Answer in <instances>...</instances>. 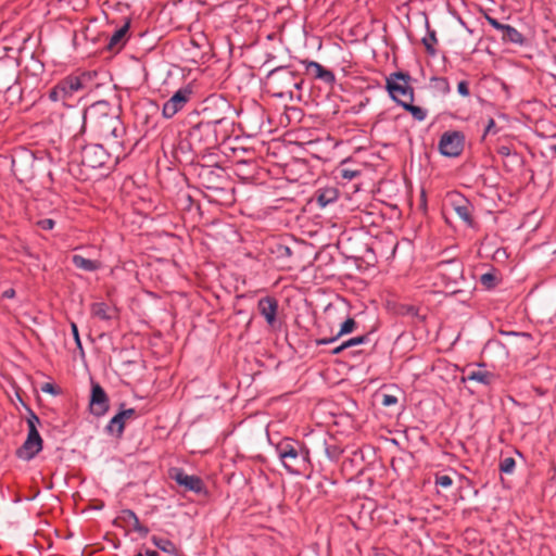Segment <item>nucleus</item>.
<instances>
[{
	"mask_svg": "<svg viewBox=\"0 0 556 556\" xmlns=\"http://www.w3.org/2000/svg\"><path fill=\"white\" fill-rule=\"evenodd\" d=\"M81 121L83 130L88 128L114 152L122 150L126 127L117 111L108 101H97L88 106L83 113Z\"/></svg>",
	"mask_w": 556,
	"mask_h": 556,
	"instance_id": "nucleus-1",
	"label": "nucleus"
},
{
	"mask_svg": "<svg viewBox=\"0 0 556 556\" xmlns=\"http://www.w3.org/2000/svg\"><path fill=\"white\" fill-rule=\"evenodd\" d=\"M228 138V130L213 129L210 123L200 121L194 124L188 131L185 140L179 141L174 150V156L179 162H182L180 154L187 155L190 151L193 153H204L205 151L215 148L219 141Z\"/></svg>",
	"mask_w": 556,
	"mask_h": 556,
	"instance_id": "nucleus-2",
	"label": "nucleus"
},
{
	"mask_svg": "<svg viewBox=\"0 0 556 556\" xmlns=\"http://www.w3.org/2000/svg\"><path fill=\"white\" fill-rule=\"evenodd\" d=\"M276 452L283 467L292 475H304L312 467L309 450L298 440L282 439L276 445Z\"/></svg>",
	"mask_w": 556,
	"mask_h": 556,
	"instance_id": "nucleus-3",
	"label": "nucleus"
},
{
	"mask_svg": "<svg viewBox=\"0 0 556 556\" xmlns=\"http://www.w3.org/2000/svg\"><path fill=\"white\" fill-rule=\"evenodd\" d=\"M303 83L304 79L298 72L288 66H279L268 73L265 86L274 97L292 99L294 91L302 89Z\"/></svg>",
	"mask_w": 556,
	"mask_h": 556,
	"instance_id": "nucleus-4",
	"label": "nucleus"
},
{
	"mask_svg": "<svg viewBox=\"0 0 556 556\" xmlns=\"http://www.w3.org/2000/svg\"><path fill=\"white\" fill-rule=\"evenodd\" d=\"M70 170L73 166H81L80 175L87 176L85 169L111 168V153L101 143H92L80 147L79 151L71 152Z\"/></svg>",
	"mask_w": 556,
	"mask_h": 556,
	"instance_id": "nucleus-5",
	"label": "nucleus"
},
{
	"mask_svg": "<svg viewBox=\"0 0 556 556\" xmlns=\"http://www.w3.org/2000/svg\"><path fill=\"white\" fill-rule=\"evenodd\" d=\"M233 109L231 104L224 98H214L206 100V104L202 111L201 121L210 123L213 129H227L233 124Z\"/></svg>",
	"mask_w": 556,
	"mask_h": 556,
	"instance_id": "nucleus-6",
	"label": "nucleus"
},
{
	"mask_svg": "<svg viewBox=\"0 0 556 556\" xmlns=\"http://www.w3.org/2000/svg\"><path fill=\"white\" fill-rule=\"evenodd\" d=\"M96 72H81L71 74L61 79L50 91L49 97L53 101H65L80 90L88 89Z\"/></svg>",
	"mask_w": 556,
	"mask_h": 556,
	"instance_id": "nucleus-7",
	"label": "nucleus"
},
{
	"mask_svg": "<svg viewBox=\"0 0 556 556\" xmlns=\"http://www.w3.org/2000/svg\"><path fill=\"white\" fill-rule=\"evenodd\" d=\"M412 76L407 72H394L386 79V89L391 99L402 106L406 101H414Z\"/></svg>",
	"mask_w": 556,
	"mask_h": 556,
	"instance_id": "nucleus-8",
	"label": "nucleus"
},
{
	"mask_svg": "<svg viewBox=\"0 0 556 556\" xmlns=\"http://www.w3.org/2000/svg\"><path fill=\"white\" fill-rule=\"evenodd\" d=\"M466 136L460 130H446L439 140L438 150L446 157H458L465 148Z\"/></svg>",
	"mask_w": 556,
	"mask_h": 556,
	"instance_id": "nucleus-9",
	"label": "nucleus"
},
{
	"mask_svg": "<svg viewBox=\"0 0 556 556\" xmlns=\"http://www.w3.org/2000/svg\"><path fill=\"white\" fill-rule=\"evenodd\" d=\"M257 312L264 317L267 328L271 331L281 329L282 320L278 316L279 301L273 295H266L257 301Z\"/></svg>",
	"mask_w": 556,
	"mask_h": 556,
	"instance_id": "nucleus-10",
	"label": "nucleus"
},
{
	"mask_svg": "<svg viewBox=\"0 0 556 556\" xmlns=\"http://www.w3.org/2000/svg\"><path fill=\"white\" fill-rule=\"evenodd\" d=\"M169 479L174 480L185 491L194 492L195 494H206L207 490L204 481L194 475H188L182 468L172 467L168 469Z\"/></svg>",
	"mask_w": 556,
	"mask_h": 556,
	"instance_id": "nucleus-11",
	"label": "nucleus"
},
{
	"mask_svg": "<svg viewBox=\"0 0 556 556\" xmlns=\"http://www.w3.org/2000/svg\"><path fill=\"white\" fill-rule=\"evenodd\" d=\"M448 202L454 212L469 228L477 227V222L473 218L475 206L466 197L459 192H452L448 194Z\"/></svg>",
	"mask_w": 556,
	"mask_h": 556,
	"instance_id": "nucleus-12",
	"label": "nucleus"
},
{
	"mask_svg": "<svg viewBox=\"0 0 556 556\" xmlns=\"http://www.w3.org/2000/svg\"><path fill=\"white\" fill-rule=\"evenodd\" d=\"M482 16L485 21L496 30L502 33V41L504 43H514L517 46H525L527 43L526 37L517 30L515 27L503 24L498 22L496 18L492 17L488 11L482 10Z\"/></svg>",
	"mask_w": 556,
	"mask_h": 556,
	"instance_id": "nucleus-13",
	"label": "nucleus"
},
{
	"mask_svg": "<svg viewBox=\"0 0 556 556\" xmlns=\"http://www.w3.org/2000/svg\"><path fill=\"white\" fill-rule=\"evenodd\" d=\"M199 182L206 189L217 190L220 189V182L224 180V168L210 165H197L194 167Z\"/></svg>",
	"mask_w": 556,
	"mask_h": 556,
	"instance_id": "nucleus-14",
	"label": "nucleus"
},
{
	"mask_svg": "<svg viewBox=\"0 0 556 556\" xmlns=\"http://www.w3.org/2000/svg\"><path fill=\"white\" fill-rule=\"evenodd\" d=\"M463 382L475 381L485 387L493 386L498 379L496 374L486 369V365L484 363H480L475 366L468 365L463 369Z\"/></svg>",
	"mask_w": 556,
	"mask_h": 556,
	"instance_id": "nucleus-15",
	"label": "nucleus"
},
{
	"mask_svg": "<svg viewBox=\"0 0 556 556\" xmlns=\"http://www.w3.org/2000/svg\"><path fill=\"white\" fill-rule=\"evenodd\" d=\"M192 89L187 86L178 89L164 104L162 114L165 118L174 117L191 100Z\"/></svg>",
	"mask_w": 556,
	"mask_h": 556,
	"instance_id": "nucleus-16",
	"label": "nucleus"
},
{
	"mask_svg": "<svg viewBox=\"0 0 556 556\" xmlns=\"http://www.w3.org/2000/svg\"><path fill=\"white\" fill-rule=\"evenodd\" d=\"M110 409V399L105 390L96 381L91 380L89 397V410L96 417L104 416Z\"/></svg>",
	"mask_w": 556,
	"mask_h": 556,
	"instance_id": "nucleus-17",
	"label": "nucleus"
},
{
	"mask_svg": "<svg viewBox=\"0 0 556 556\" xmlns=\"http://www.w3.org/2000/svg\"><path fill=\"white\" fill-rule=\"evenodd\" d=\"M115 527L126 529V532L135 531L141 538H146L149 534V528L141 525L138 516L131 509H123L121 514L113 520Z\"/></svg>",
	"mask_w": 556,
	"mask_h": 556,
	"instance_id": "nucleus-18",
	"label": "nucleus"
},
{
	"mask_svg": "<svg viewBox=\"0 0 556 556\" xmlns=\"http://www.w3.org/2000/svg\"><path fill=\"white\" fill-rule=\"evenodd\" d=\"M43 441L38 430H30L25 442L16 450L15 455L23 460L33 459L41 450Z\"/></svg>",
	"mask_w": 556,
	"mask_h": 556,
	"instance_id": "nucleus-19",
	"label": "nucleus"
},
{
	"mask_svg": "<svg viewBox=\"0 0 556 556\" xmlns=\"http://www.w3.org/2000/svg\"><path fill=\"white\" fill-rule=\"evenodd\" d=\"M435 271L442 278L446 287L455 285L458 279L463 278V266L456 260L438 263Z\"/></svg>",
	"mask_w": 556,
	"mask_h": 556,
	"instance_id": "nucleus-20",
	"label": "nucleus"
},
{
	"mask_svg": "<svg viewBox=\"0 0 556 556\" xmlns=\"http://www.w3.org/2000/svg\"><path fill=\"white\" fill-rule=\"evenodd\" d=\"M302 64L305 67V72L307 75L313 77L314 79H319L323 83L331 86L336 81L334 74L324 67L321 64L315 61H303Z\"/></svg>",
	"mask_w": 556,
	"mask_h": 556,
	"instance_id": "nucleus-21",
	"label": "nucleus"
},
{
	"mask_svg": "<svg viewBox=\"0 0 556 556\" xmlns=\"http://www.w3.org/2000/svg\"><path fill=\"white\" fill-rule=\"evenodd\" d=\"M129 22H126L122 27L116 29L113 35L109 38L105 49L110 52L117 53L126 45L128 40Z\"/></svg>",
	"mask_w": 556,
	"mask_h": 556,
	"instance_id": "nucleus-22",
	"label": "nucleus"
},
{
	"mask_svg": "<svg viewBox=\"0 0 556 556\" xmlns=\"http://www.w3.org/2000/svg\"><path fill=\"white\" fill-rule=\"evenodd\" d=\"M357 328V323L354 320V318H348L341 324L340 330L332 337L329 338H320L315 340V344L317 346L319 345H326L330 344L334 341H337L342 336L352 333Z\"/></svg>",
	"mask_w": 556,
	"mask_h": 556,
	"instance_id": "nucleus-23",
	"label": "nucleus"
},
{
	"mask_svg": "<svg viewBox=\"0 0 556 556\" xmlns=\"http://www.w3.org/2000/svg\"><path fill=\"white\" fill-rule=\"evenodd\" d=\"M72 263L76 268L89 273L99 270L102 265L98 260H89L79 254H74L72 256Z\"/></svg>",
	"mask_w": 556,
	"mask_h": 556,
	"instance_id": "nucleus-24",
	"label": "nucleus"
},
{
	"mask_svg": "<svg viewBox=\"0 0 556 556\" xmlns=\"http://www.w3.org/2000/svg\"><path fill=\"white\" fill-rule=\"evenodd\" d=\"M338 194L339 193L336 188H324L318 189L315 192L314 198L320 207H325L326 205L334 202L338 199Z\"/></svg>",
	"mask_w": 556,
	"mask_h": 556,
	"instance_id": "nucleus-25",
	"label": "nucleus"
},
{
	"mask_svg": "<svg viewBox=\"0 0 556 556\" xmlns=\"http://www.w3.org/2000/svg\"><path fill=\"white\" fill-rule=\"evenodd\" d=\"M90 313L93 317L109 321L114 317L115 311L104 302H94L90 306Z\"/></svg>",
	"mask_w": 556,
	"mask_h": 556,
	"instance_id": "nucleus-26",
	"label": "nucleus"
},
{
	"mask_svg": "<svg viewBox=\"0 0 556 556\" xmlns=\"http://www.w3.org/2000/svg\"><path fill=\"white\" fill-rule=\"evenodd\" d=\"M125 424L126 421L118 414H116L111 418V420L106 425L105 431L109 434L114 435L117 439H121L124 434Z\"/></svg>",
	"mask_w": 556,
	"mask_h": 556,
	"instance_id": "nucleus-27",
	"label": "nucleus"
},
{
	"mask_svg": "<svg viewBox=\"0 0 556 556\" xmlns=\"http://www.w3.org/2000/svg\"><path fill=\"white\" fill-rule=\"evenodd\" d=\"M151 541L157 548L165 553L173 554L175 556H181L182 554L181 551L176 546V544L168 539L153 535L151 538Z\"/></svg>",
	"mask_w": 556,
	"mask_h": 556,
	"instance_id": "nucleus-28",
	"label": "nucleus"
},
{
	"mask_svg": "<svg viewBox=\"0 0 556 556\" xmlns=\"http://www.w3.org/2000/svg\"><path fill=\"white\" fill-rule=\"evenodd\" d=\"M426 26H427L428 33H427V36L425 38H422V45L425 46L426 52L430 56H435L437 50H435L434 46L438 42L437 34H435V30L430 29V25H429L428 21L426 22Z\"/></svg>",
	"mask_w": 556,
	"mask_h": 556,
	"instance_id": "nucleus-29",
	"label": "nucleus"
},
{
	"mask_svg": "<svg viewBox=\"0 0 556 556\" xmlns=\"http://www.w3.org/2000/svg\"><path fill=\"white\" fill-rule=\"evenodd\" d=\"M430 86L435 92H439L443 96L450 93L451 91V86L446 77H432L430 79Z\"/></svg>",
	"mask_w": 556,
	"mask_h": 556,
	"instance_id": "nucleus-30",
	"label": "nucleus"
},
{
	"mask_svg": "<svg viewBox=\"0 0 556 556\" xmlns=\"http://www.w3.org/2000/svg\"><path fill=\"white\" fill-rule=\"evenodd\" d=\"M414 101H406V103H402V108L412 114V116L418 121L422 122L427 117V111L420 106L414 105Z\"/></svg>",
	"mask_w": 556,
	"mask_h": 556,
	"instance_id": "nucleus-31",
	"label": "nucleus"
},
{
	"mask_svg": "<svg viewBox=\"0 0 556 556\" xmlns=\"http://www.w3.org/2000/svg\"><path fill=\"white\" fill-rule=\"evenodd\" d=\"M479 281L486 290L495 288L498 283V278L496 276L495 269L482 274L480 276Z\"/></svg>",
	"mask_w": 556,
	"mask_h": 556,
	"instance_id": "nucleus-32",
	"label": "nucleus"
},
{
	"mask_svg": "<svg viewBox=\"0 0 556 556\" xmlns=\"http://www.w3.org/2000/svg\"><path fill=\"white\" fill-rule=\"evenodd\" d=\"M516 467V460L513 457H505L501 459L498 468L503 473H513Z\"/></svg>",
	"mask_w": 556,
	"mask_h": 556,
	"instance_id": "nucleus-33",
	"label": "nucleus"
},
{
	"mask_svg": "<svg viewBox=\"0 0 556 556\" xmlns=\"http://www.w3.org/2000/svg\"><path fill=\"white\" fill-rule=\"evenodd\" d=\"M23 405L26 407L27 412H28V417H27V426H28V431L30 430H37V425H40V419L39 417L35 414V412L29 407L27 406L25 403H23Z\"/></svg>",
	"mask_w": 556,
	"mask_h": 556,
	"instance_id": "nucleus-34",
	"label": "nucleus"
},
{
	"mask_svg": "<svg viewBox=\"0 0 556 556\" xmlns=\"http://www.w3.org/2000/svg\"><path fill=\"white\" fill-rule=\"evenodd\" d=\"M368 340H369L368 334L358 336V337H355V338L344 341L343 346L352 348V346H355L358 344L366 343V342H368Z\"/></svg>",
	"mask_w": 556,
	"mask_h": 556,
	"instance_id": "nucleus-35",
	"label": "nucleus"
},
{
	"mask_svg": "<svg viewBox=\"0 0 556 556\" xmlns=\"http://www.w3.org/2000/svg\"><path fill=\"white\" fill-rule=\"evenodd\" d=\"M36 226L41 230H52L55 226V219L53 218H41L36 222Z\"/></svg>",
	"mask_w": 556,
	"mask_h": 556,
	"instance_id": "nucleus-36",
	"label": "nucleus"
},
{
	"mask_svg": "<svg viewBox=\"0 0 556 556\" xmlns=\"http://www.w3.org/2000/svg\"><path fill=\"white\" fill-rule=\"evenodd\" d=\"M41 391L52 395H60L62 393L61 388L51 382L43 383L41 386Z\"/></svg>",
	"mask_w": 556,
	"mask_h": 556,
	"instance_id": "nucleus-37",
	"label": "nucleus"
},
{
	"mask_svg": "<svg viewBox=\"0 0 556 556\" xmlns=\"http://www.w3.org/2000/svg\"><path fill=\"white\" fill-rule=\"evenodd\" d=\"M339 174L343 179L352 180L356 176H358L361 173L359 170H353L345 168L343 165L339 168Z\"/></svg>",
	"mask_w": 556,
	"mask_h": 556,
	"instance_id": "nucleus-38",
	"label": "nucleus"
},
{
	"mask_svg": "<svg viewBox=\"0 0 556 556\" xmlns=\"http://www.w3.org/2000/svg\"><path fill=\"white\" fill-rule=\"evenodd\" d=\"M435 484L442 488H448L453 484V479L447 475H437Z\"/></svg>",
	"mask_w": 556,
	"mask_h": 556,
	"instance_id": "nucleus-39",
	"label": "nucleus"
},
{
	"mask_svg": "<svg viewBox=\"0 0 556 556\" xmlns=\"http://www.w3.org/2000/svg\"><path fill=\"white\" fill-rule=\"evenodd\" d=\"M71 330H72V334H73V337H74V340H75L76 346H77L81 352H84V350H83V344H81V340H80V337H79L78 327H77L76 323H74V321H72V323H71Z\"/></svg>",
	"mask_w": 556,
	"mask_h": 556,
	"instance_id": "nucleus-40",
	"label": "nucleus"
},
{
	"mask_svg": "<svg viewBox=\"0 0 556 556\" xmlns=\"http://www.w3.org/2000/svg\"><path fill=\"white\" fill-rule=\"evenodd\" d=\"M498 131L496 127V123L493 118H489L488 124L484 128V132L482 135V139H484L489 134H496Z\"/></svg>",
	"mask_w": 556,
	"mask_h": 556,
	"instance_id": "nucleus-41",
	"label": "nucleus"
},
{
	"mask_svg": "<svg viewBox=\"0 0 556 556\" xmlns=\"http://www.w3.org/2000/svg\"><path fill=\"white\" fill-rule=\"evenodd\" d=\"M457 91L463 97H468L470 94L469 83L467 80H462L457 85Z\"/></svg>",
	"mask_w": 556,
	"mask_h": 556,
	"instance_id": "nucleus-42",
	"label": "nucleus"
},
{
	"mask_svg": "<svg viewBox=\"0 0 556 556\" xmlns=\"http://www.w3.org/2000/svg\"><path fill=\"white\" fill-rule=\"evenodd\" d=\"M125 421L129 420V419H132V418H136L137 417V412L135 408H128V409H124V410H121L119 413H117Z\"/></svg>",
	"mask_w": 556,
	"mask_h": 556,
	"instance_id": "nucleus-43",
	"label": "nucleus"
},
{
	"mask_svg": "<svg viewBox=\"0 0 556 556\" xmlns=\"http://www.w3.org/2000/svg\"><path fill=\"white\" fill-rule=\"evenodd\" d=\"M381 403L383 406H391L397 403V397L391 394H383Z\"/></svg>",
	"mask_w": 556,
	"mask_h": 556,
	"instance_id": "nucleus-44",
	"label": "nucleus"
},
{
	"mask_svg": "<svg viewBox=\"0 0 556 556\" xmlns=\"http://www.w3.org/2000/svg\"><path fill=\"white\" fill-rule=\"evenodd\" d=\"M15 295H16L15 289L14 288H9V289H7V290H4L2 292L1 296L3 299H13V298H15Z\"/></svg>",
	"mask_w": 556,
	"mask_h": 556,
	"instance_id": "nucleus-45",
	"label": "nucleus"
},
{
	"mask_svg": "<svg viewBox=\"0 0 556 556\" xmlns=\"http://www.w3.org/2000/svg\"><path fill=\"white\" fill-rule=\"evenodd\" d=\"M278 251L281 256H283V255L290 256L291 255V249L289 247L279 244Z\"/></svg>",
	"mask_w": 556,
	"mask_h": 556,
	"instance_id": "nucleus-46",
	"label": "nucleus"
},
{
	"mask_svg": "<svg viewBox=\"0 0 556 556\" xmlns=\"http://www.w3.org/2000/svg\"><path fill=\"white\" fill-rule=\"evenodd\" d=\"M405 313L415 316L418 313V308L414 305H407L405 306Z\"/></svg>",
	"mask_w": 556,
	"mask_h": 556,
	"instance_id": "nucleus-47",
	"label": "nucleus"
},
{
	"mask_svg": "<svg viewBox=\"0 0 556 556\" xmlns=\"http://www.w3.org/2000/svg\"><path fill=\"white\" fill-rule=\"evenodd\" d=\"M497 152L503 156H508L510 154V149L508 147L503 146L498 148Z\"/></svg>",
	"mask_w": 556,
	"mask_h": 556,
	"instance_id": "nucleus-48",
	"label": "nucleus"
},
{
	"mask_svg": "<svg viewBox=\"0 0 556 556\" xmlns=\"http://www.w3.org/2000/svg\"><path fill=\"white\" fill-rule=\"evenodd\" d=\"M349 349L348 346H343V343L340 344L339 346L334 348L332 351H331V354L333 355H338L340 353H342L344 350Z\"/></svg>",
	"mask_w": 556,
	"mask_h": 556,
	"instance_id": "nucleus-49",
	"label": "nucleus"
},
{
	"mask_svg": "<svg viewBox=\"0 0 556 556\" xmlns=\"http://www.w3.org/2000/svg\"><path fill=\"white\" fill-rule=\"evenodd\" d=\"M146 556H160V555H159V553L156 551L147 549L146 551Z\"/></svg>",
	"mask_w": 556,
	"mask_h": 556,
	"instance_id": "nucleus-50",
	"label": "nucleus"
},
{
	"mask_svg": "<svg viewBox=\"0 0 556 556\" xmlns=\"http://www.w3.org/2000/svg\"><path fill=\"white\" fill-rule=\"evenodd\" d=\"M325 451L329 457H332V454L330 452V448L328 446H325Z\"/></svg>",
	"mask_w": 556,
	"mask_h": 556,
	"instance_id": "nucleus-51",
	"label": "nucleus"
},
{
	"mask_svg": "<svg viewBox=\"0 0 556 556\" xmlns=\"http://www.w3.org/2000/svg\"><path fill=\"white\" fill-rule=\"evenodd\" d=\"M118 159H119V154L116 155V157H115V160L113 162V166L117 163Z\"/></svg>",
	"mask_w": 556,
	"mask_h": 556,
	"instance_id": "nucleus-52",
	"label": "nucleus"
},
{
	"mask_svg": "<svg viewBox=\"0 0 556 556\" xmlns=\"http://www.w3.org/2000/svg\"><path fill=\"white\" fill-rule=\"evenodd\" d=\"M551 150L556 154V144L552 146Z\"/></svg>",
	"mask_w": 556,
	"mask_h": 556,
	"instance_id": "nucleus-53",
	"label": "nucleus"
},
{
	"mask_svg": "<svg viewBox=\"0 0 556 556\" xmlns=\"http://www.w3.org/2000/svg\"><path fill=\"white\" fill-rule=\"evenodd\" d=\"M412 0H404L403 4L404 5H408L410 3Z\"/></svg>",
	"mask_w": 556,
	"mask_h": 556,
	"instance_id": "nucleus-54",
	"label": "nucleus"
},
{
	"mask_svg": "<svg viewBox=\"0 0 556 556\" xmlns=\"http://www.w3.org/2000/svg\"><path fill=\"white\" fill-rule=\"evenodd\" d=\"M78 141H79V138L77 136H75L74 137V143L76 144V143H78Z\"/></svg>",
	"mask_w": 556,
	"mask_h": 556,
	"instance_id": "nucleus-55",
	"label": "nucleus"
},
{
	"mask_svg": "<svg viewBox=\"0 0 556 556\" xmlns=\"http://www.w3.org/2000/svg\"><path fill=\"white\" fill-rule=\"evenodd\" d=\"M135 556H144L142 553H138Z\"/></svg>",
	"mask_w": 556,
	"mask_h": 556,
	"instance_id": "nucleus-56",
	"label": "nucleus"
}]
</instances>
